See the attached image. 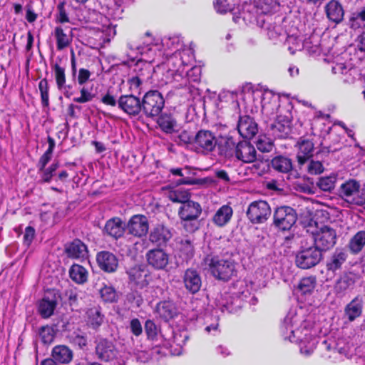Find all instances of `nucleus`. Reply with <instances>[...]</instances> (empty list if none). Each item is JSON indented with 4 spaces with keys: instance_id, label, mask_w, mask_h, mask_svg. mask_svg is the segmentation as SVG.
Instances as JSON below:
<instances>
[{
    "instance_id": "obj_43",
    "label": "nucleus",
    "mask_w": 365,
    "mask_h": 365,
    "mask_svg": "<svg viewBox=\"0 0 365 365\" xmlns=\"http://www.w3.org/2000/svg\"><path fill=\"white\" fill-rule=\"evenodd\" d=\"M271 130L279 138H284L291 132L292 123H283L276 119L274 123L271 125Z\"/></svg>"
},
{
    "instance_id": "obj_4",
    "label": "nucleus",
    "mask_w": 365,
    "mask_h": 365,
    "mask_svg": "<svg viewBox=\"0 0 365 365\" xmlns=\"http://www.w3.org/2000/svg\"><path fill=\"white\" fill-rule=\"evenodd\" d=\"M297 218L296 210L291 206H278L273 212V225L282 231L290 230L295 225Z\"/></svg>"
},
{
    "instance_id": "obj_17",
    "label": "nucleus",
    "mask_w": 365,
    "mask_h": 365,
    "mask_svg": "<svg viewBox=\"0 0 365 365\" xmlns=\"http://www.w3.org/2000/svg\"><path fill=\"white\" fill-rule=\"evenodd\" d=\"M239 134L245 139H252L258 132V125L248 115H240L237 126Z\"/></svg>"
},
{
    "instance_id": "obj_51",
    "label": "nucleus",
    "mask_w": 365,
    "mask_h": 365,
    "mask_svg": "<svg viewBox=\"0 0 365 365\" xmlns=\"http://www.w3.org/2000/svg\"><path fill=\"white\" fill-rule=\"evenodd\" d=\"M58 167L59 163L58 162H54L51 163L47 168L45 167L43 170H38V172H41L40 176L41 182L43 183L51 182Z\"/></svg>"
},
{
    "instance_id": "obj_19",
    "label": "nucleus",
    "mask_w": 365,
    "mask_h": 365,
    "mask_svg": "<svg viewBox=\"0 0 365 365\" xmlns=\"http://www.w3.org/2000/svg\"><path fill=\"white\" fill-rule=\"evenodd\" d=\"M96 262L99 268L107 273L116 271L118 267V259L116 256L109 251H101L96 255Z\"/></svg>"
},
{
    "instance_id": "obj_56",
    "label": "nucleus",
    "mask_w": 365,
    "mask_h": 365,
    "mask_svg": "<svg viewBox=\"0 0 365 365\" xmlns=\"http://www.w3.org/2000/svg\"><path fill=\"white\" fill-rule=\"evenodd\" d=\"M65 297L71 309L76 310L78 307V294L76 289H68L65 291Z\"/></svg>"
},
{
    "instance_id": "obj_40",
    "label": "nucleus",
    "mask_w": 365,
    "mask_h": 365,
    "mask_svg": "<svg viewBox=\"0 0 365 365\" xmlns=\"http://www.w3.org/2000/svg\"><path fill=\"white\" fill-rule=\"evenodd\" d=\"M57 302L56 300H49L47 298H43L39 302L38 311L43 319H47L53 314Z\"/></svg>"
},
{
    "instance_id": "obj_22",
    "label": "nucleus",
    "mask_w": 365,
    "mask_h": 365,
    "mask_svg": "<svg viewBox=\"0 0 365 365\" xmlns=\"http://www.w3.org/2000/svg\"><path fill=\"white\" fill-rule=\"evenodd\" d=\"M324 11L329 21L336 24H339L344 21L345 11L339 1H329L326 4Z\"/></svg>"
},
{
    "instance_id": "obj_55",
    "label": "nucleus",
    "mask_w": 365,
    "mask_h": 365,
    "mask_svg": "<svg viewBox=\"0 0 365 365\" xmlns=\"http://www.w3.org/2000/svg\"><path fill=\"white\" fill-rule=\"evenodd\" d=\"M70 343L79 349H84L88 345V339L85 334L73 333L69 338Z\"/></svg>"
},
{
    "instance_id": "obj_24",
    "label": "nucleus",
    "mask_w": 365,
    "mask_h": 365,
    "mask_svg": "<svg viewBox=\"0 0 365 365\" xmlns=\"http://www.w3.org/2000/svg\"><path fill=\"white\" fill-rule=\"evenodd\" d=\"M348 255L344 248L337 247L331 255L327 260L326 267L327 271L336 272L341 269L343 264L346 262Z\"/></svg>"
},
{
    "instance_id": "obj_27",
    "label": "nucleus",
    "mask_w": 365,
    "mask_h": 365,
    "mask_svg": "<svg viewBox=\"0 0 365 365\" xmlns=\"http://www.w3.org/2000/svg\"><path fill=\"white\" fill-rule=\"evenodd\" d=\"M86 315V324L93 330H99L101 326L104 322V314H102L101 308L100 307H93L87 309Z\"/></svg>"
},
{
    "instance_id": "obj_46",
    "label": "nucleus",
    "mask_w": 365,
    "mask_h": 365,
    "mask_svg": "<svg viewBox=\"0 0 365 365\" xmlns=\"http://www.w3.org/2000/svg\"><path fill=\"white\" fill-rule=\"evenodd\" d=\"M344 201L348 203L349 205L352 206H363L365 205V191L364 190H361V188L357 189V191L353 192L350 195H349Z\"/></svg>"
},
{
    "instance_id": "obj_6",
    "label": "nucleus",
    "mask_w": 365,
    "mask_h": 365,
    "mask_svg": "<svg viewBox=\"0 0 365 365\" xmlns=\"http://www.w3.org/2000/svg\"><path fill=\"white\" fill-rule=\"evenodd\" d=\"M323 258V252L315 245L303 248L296 255L297 267L307 269L318 264Z\"/></svg>"
},
{
    "instance_id": "obj_47",
    "label": "nucleus",
    "mask_w": 365,
    "mask_h": 365,
    "mask_svg": "<svg viewBox=\"0 0 365 365\" xmlns=\"http://www.w3.org/2000/svg\"><path fill=\"white\" fill-rule=\"evenodd\" d=\"M336 179L337 175L332 173L329 176L320 178L317 185L322 190L330 192L334 188Z\"/></svg>"
},
{
    "instance_id": "obj_36",
    "label": "nucleus",
    "mask_w": 365,
    "mask_h": 365,
    "mask_svg": "<svg viewBox=\"0 0 365 365\" xmlns=\"http://www.w3.org/2000/svg\"><path fill=\"white\" fill-rule=\"evenodd\" d=\"M69 5L65 0L60 1L56 6L54 21L56 24H63L70 22L68 16Z\"/></svg>"
},
{
    "instance_id": "obj_20",
    "label": "nucleus",
    "mask_w": 365,
    "mask_h": 365,
    "mask_svg": "<svg viewBox=\"0 0 365 365\" xmlns=\"http://www.w3.org/2000/svg\"><path fill=\"white\" fill-rule=\"evenodd\" d=\"M125 233L123 220L119 217H113L106 222L103 229V234L113 240L121 238Z\"/></svg>"
},
{
    "instance_id": "obj_18",
    "label": "nucleus",
    "mask_w": 365,
    "mask_h": 365,
    "mask_svg": "<svg viewBox=\"0 0 365 365\" xmlns=\"http://www.w3.org/2000/svg\"><path fill=\"white\" fill-rule=\"evenodd\" d=\"M235 154L237 159L245 163H251L257 160V151L254 145L247 140L237 143Z\"/></svg>"
},
{
    "instance_id": "obj_48",
    "label": "nucleus",
    "mask_w": 365,
    "mask_h": 365,
    "mask_svg": "<svg viewBox=\"0 0 365 365\" xmlns=\"http://www.w3.org/2000/svg\"><path fill=\"white\" fill-rule=\"evenodd\" d=\"M170 173L175 176L182 177L177 182L178 185H197L199 180L192 177L185 176L183 170L180 168H175L170 169Z\"/></svg>"
},
{
    "instance_id": "obj_12",
    "label": "nucleus",
    "mask_w": 365,
    "mask_h": 365,
    "mask_svg": "<svg viewBox=\"0 0 365 365\" xmlns=\"http://www.w3.org/2000/svg\"><path fill=\"white\" fill-rule=\"evenodd\" d=\"M317 138L319 139L320 136L312 133L298 139L296 147L298 148L297 159L299 165H304L313 156L314 145Z\"/></svg>"
},
{
    "instance_id": "obj_63",
    "label": "nucleus",
    "mask_w": 365,
    "mask_h": 365,
    "mask_svg": "<svg viewBox=\"0 0 365 365\" xmlns=\"http://www.w3.org/2000/svg\"><path fill=\"white\" fill-rule=\"evenodd\" d=\"M53 153L45 151L44 153L40 157L36 165L38 170H43L46 165L50 162L52 158Z\"/></svg>"
},
{
    "instance_id": "obj_25",
    "label": "nucleus",
    "mask_w": 365,
    "mask_h": 365,
    "mask_svg": "<svg viewBox=\"0 0 365 365\" xmlns=\"http://www.w3.org/2000/svg\"><path fill=\"white\" fill-rule=\"evenodd\" d=\"M364 298L358 294L349 302L344 308V314L349 322H354L362 314Z\"/></svg>"
},
{
    "instance_id": "obj_16",
    "label": "nucleus",
    "mask_w": 365,
    "mask_h": 365,
    "mask_svg": "<svg viewBox=\"0 0 365 365\" xmlns=\"http://www.w3.org/2000/svg\"><path fill=\"white\" fill-rule=\"evenodd\" d=\"M171 238L170 230L163 224L155 225L149 233V241L158 247H165Z\"/></svg>"
},
{
    "instance_id": "obj_26",
    "label": "nucleus",
    "mask_w": 365,
    "mask_h": 365,
    "mask_svg": "<svg viewBox=\"0 0 365 365\" xmlns=\"http://www.w3.org/2000/svg\"><path fill=\"white\" fill-rule=\"evenodd\" d=\"M158 117L157 124L162 132L169 135L178 132V121L173 114L162 113Z\"/></svg>"
},
{
    "instance_id": "obj_14",
    "label": "nucleus",
    "mask_w": 365,
    "mask_h": 365,
    "mask_svg": "<svg viewBox=\"0 0 365 365\" xmlns=\"http://www.w3.org/2000/svg\"><path fill=\"white\" fill-rule=\"evenodd\" d=\"M146 261L156 270H166L170 262V255L162 248L148 250L145 255Z\"/></svg>"
},
{
    "instance_id": "obj_10",
    "label": "nucleus",
    "mask_w": 365,
    "mask_h": 365,
    "mask_svg": "<svg viewBox=\"0 0 365 365\" xmlns=\"http://www.w3.org/2000/svg\"><path fill=\"white\" fill-rule=\"evenodd\" d=\"M217 142L214 133L209 130L201 129L194 136L193 146L197 153L207 155L215 149Z\"/></svg>"
},
{
    "instance_id": "obj_61",
    "label": "nucleus",
    "mask_w": 365,
    "mask_h": 365,
    "mask_svg": "<svg viewBox=\"0 0 365 365\" xmlns=\"http://www.w3.org/2000/svg\"><path fill=\"white\" fill-rule=\"evenodd\" d=\"M215 9L219 14H226L231 10V8L227 3V0H216L214 3Z\"/></svg>"
},
{
    "instance_id": "obj_15",
    "label": "nucleus",
    "mask_w": 365,
    "mask_h": 365,
    "mask_svg": "<svg viewBox=\"0 0 365 365\" xmlns=\"http://www.w3.org/2000/svg\"><path fill=\"white\" fill-rule=\"evenodd\" d=\"M128 233L136 237L145 236L149 230V222L147 217L144 215L137 214L133 215L127 224Z\"/></svg>"
},
{
    "instance_id": "obj_38",
    "label": "nucleus",
    "mask_w": 365,
    "mask_h": 365,
    "mask_svg": "<svg viewBox=\"0 0 365 365\" xmlns=\"http://www.w3.org/2000/svg\"><path fill=\"white\" fill-rule=\"evenodd\" d=\"M365 21V6L360 10L351 12L348 18L347 25L353 30L361 28V23Z\"/></svg>"
},
{
    "instance_id": "obj_50",
    "label": "nucleus",
    "mask_w": 365,
    "mask_h": 365,
    "mask_svg": "<svg viewBox=\"0 0 365 365\" xmlns=\"http://www.w3.org/2000/svg\"><path fill=\"white\" fill-rule=\"evenodd\" d=\"M168 197L173 202H179L181 205L187 202L190 197V193L184 190L176 189L168 192Z\"/></svg>"
},
{
    "instance_id": "obj_29",
    "label": "nucleus",
    "mask_w": 365,
    "mask_h": 365,
    "mask_svg": "<svg viewBox=\"0 0 365 365\" xmlns=\"http://www.w3.org/2000/svg\"><path fill=\"white\" fill-rule=\"evenodd\" d=\"M270 166L277 173L288 174L293 170V162L291 158L279 155L271 160Z\"/></svg>"
},
{
    "instance_id": "obj_2",
    "label": "nucleus",
    "mask_w": 365,
    "mask_h": 365,
    "mask_svg": "<svg viewBox=\"0 0 365 365\" xmlns=\"http://www.w3.org/2000/svg\"><path fill=\"white\" fill-rule=\"evenodd\" d=\"M165 106V100L160 92L150 90L146 92L141 98L142 113L146 118L158 117Z\"/></svg>"
},
{
    "instance_id": "obj_64",
    "label": "nucleus",
    "mask_w": 365,
    "mask_h": 365,
    "mask_svg": "<svg viewBox=\"0 0 365 365\" xmlns=\"http://www.w3.org/2000/svg\"><path fill=\"white\" fill-rule=\"evenodd\" d=\"M101 102L104 105L115 107L118 106V100L115 99L109 91H108L101 99Z\"/></svg>"
},
{
    "instance_id": "obj_33",
    "label": "nucleus",
    "mask_w": 365,
    "mask_h": 365,
    "mask_svg": "<svg viewBox=\"0 0 365 365\" xmlns=\"http://www.w3.org/2000/svg\"><path fill=\"white\" fill-rule=\"evenodd\" d=\"M53 34L58 51H62L71 45L73 40L72 36L68 35L61 26L55 27Z\"/></svg>"
},
{
    "instance_id": "obj_53",
    "label": "nucleus",
    "mask_w": 365,
    "mask_h": 365,
    "mask_svg": "<svg viewBox=\"0 0 365 365\" xmlns=\"http://www.w3.org/2000/svg\"><path fill=\"white\" fill-rule=\"evenodd\" d=\"M175 142L179 146H187L194 145V136L186 130H182L178 135L175 137Z\"/></svg>"
},
{
    "instance_id": "obj_39",
    "label": "nucleus",
    "mask_w": 365,
    "mask_h": 365,
    "mask_svg": "<svg viewBox=\"0 0 365 365\" xmlns=\"http://www.w3.org/2000/svg\"><path fill=\"white\" fill-rule=\"evenodd\" d=\"M179 255L186 262L190 260L195 255L193 242L189 239L182 240L179 245Z\"/></svg>"
},
{
    "instance_id": "obj_52",
    "label": "nucleus",
    "mask_w": 365,
    "mask_h": 365,
    "mask_svg": "<svg viewBox=\"0 0 365 365\" xmlns=\"http://www.w3.org/2000/svg\"><path fill=\"white\" fill-rule=\"evenodd\" d=\"M38 335L42 343L45 345L51 344L55 337L53 329L48 325L41 327L38 329Z\"/></svg>"
},
{
    "instance_id": "obj_42",
    "label": "nucleus",
    "mask_w": 365,
    "mask_h": 365,
    "mask_svg": "<svg viewBox=\"0 0 365 365\" xmlns=\"http://www.w3.org/2000/svg\"><path fill=\"white\" fill-rule=\"evenodd\" d=\"M51 66L54 73V78L57 88L59 90H61L65 86L66 81V69L57 62L55 63H51Z\"/></svg>"
},
{
    "instance_id": "obj_28",
    "label": "nucleus",
    "mask_w": 365,
    "mask_h": 365,
    "mask_svg": "<svg viewBox=\"0 0 365 365\" xmlns=\"http://www.w3.org/2000/svg\"><path fill=\"white\" fill-rule=\"evenodd\" d=\"M51 358L56 363L68 364L73 360V352L66 345H56L52 349Z\"/></svg>"
},
{
    "instance_id": "obj_37",
    "label": "nucleus",
    "mask_w": 365,
    "mask_h": 365,
    "mask_svg": "<svg viewBox=\"0 0 365 365\" xmlns=\"http://www.w3.org/2000/svg\"><path fill=\"white\" fill-rule=\"evenodd\" d=\"M361 188V184L354 179H349L343 182L339 188V196L344 200L353 192L357 191Z\"/></svg>"
},
{
    "instance_id": "obj_13",
    "label": "nucleus",
    "mask_w": 365,
    "mask_h": 365,
    "mask_svg": "<svg viewBox=\"0 0 365 365\" xmlns=\"http://www.w3.org/2000/svg\"><path fill=\"white\" fill-rule=\"evenodd\" d=\"M118 107L130 117H136L142 113L141 98L133 94L121 95L118 99Z\"/></svg>"
},
{
    "instance_id": "obj_62",
    "label": "nucleus",
    "mask_w": 365,
    "mask_h": 365,
    "mask_svg": "<svg viewBox=\"0 0 365 365\" xmlns=\"http://www.w3.org/2000/svg\"><path fill=\"white\" fill-rule=\"evenodd\" d=\"M131 333L135 336H139L143 332V327L140 320L137 318L131 319L130 322Z\"/></svg>"
},
{
    "instance_id": "obj_41",
    "label": "nucleus",
    "mask_w": 365,
    "mask_h": 365,
    "mask_svg": "<svg viewBox=\"0 0 365 365\" xmlns=\"http://www.w3.org/2000/svg\"><path fill=\"white\" fill-rule=\"evenodd\" d=\"M236 145L237 144L232 137H225L219 145L220 155H222L225 158L231 157L232 155L233 151L235 150Z\"/></svg>"
},
{
    "instance_id": "obj_11",
    "label": "nucleus",
    "mask_w": 365,
    "mask_h": 365,
    "mask_svg": "<svg viewBox=\"0 0 365 365\" xmlns=\"http://www.w3.org/2000/svg\"><path fill=\"white\" fill-rule=\"evenodd\" d=\"M360 276L352 271H345L336 279L333 290L337 297L342 298L351 292Z\"/></svg>"
},
{
    "instance_id": "obj_9",
    "label": "nucleus",
    "mask_w": 365,
    "mask_h": 365,
    "mask_svg": "<svg viewBox=\"0 0 365 365\" xmlns=\"http://www.w3.org/2000/svg\"><path fill=\"white\" fill-rule=\"evenodd\" d=\"M313 238L314 245L324 252L334 247L336 243L337 235L334 228L324 225L313 233Z\"/></svg>"
},
{
    "instance_id": "obj_34",
    "label": "nucleus",
    "mask_w": 365,
    "mask_h": 365,
    "mask_svg": "<svg viewBox=\"0 0 365 365\" xmlns=\"http://www.w3.org/2000/svg\"><path fill=\"white\" fill-rule=\"evenodd\" d=\"M88 271L82 265L73 264L69 269V277L78 284H83L88 280Z\"/></svg>"
},
{
    "instance_id": "obj_45",
    "label": "nucleus",
    "mask_w": 365,
    "mask_h": 365,
    "mask_svg": "<svg viewBox=\"0 0 365 365\" xmlns=\"http://www.w3.org/2000/svg\"><path fill=\"white\" fill-rule=\"evenodd\" d=\"M38 89L41 96V103L43 108H49V85L48 80L44 78L38 83Z\"/></svg>"
},
{
    "instance_id": "obj_54",
    "label": "nucleus",
    "mask_w": 365,
    "mask_h": 365,
    "mask_svg": "<svg viewBox=\"0 0 365 365\" xmlns=\"http://www.w3.org/2000/svg\"><path fill=\"white\" fill-rule=\"evenodd\" d=\"M81 96L79 97H76L73 99L75 103H86L88 102H91L96 97V94L92 92V91L89 90L86 86H83L80 90Z\"/></svg>"
},
{
    "instance_id": "obj_59",
    "label": "nucleus",
    "mask_w": 365,
    "mask_h": 365,
    "mask_svg": "<svg viewBox=\"0 0 365 365\" xmlns=\"http://www.w3.org/2000/svg\"><path fill=\"white\" fill-rule=\"evenodd\" d=\"M35 234V229L32 226H27L25 228L23 243L26 247H29L31 245L33 240L34 239Z\"/></svg>"
},
{
    "instance_id": "obj_8",
    "label": "nucleus",
    "mask_w": 365,
    "mask_h": 365,
    "mask_svg": "<svg viewBox=\"0 0 365 365\" xmlns=\"http://www.w3.org/2000/svg\"><path fill=\"white\" fill-rule=\"evenodd\" d=\"M272 210L265 200L252 202L247 210L246 215L252 224H262L271 216Z\"/></svg>"
},
{
    "instance_id": "obj_5",
    "label": "nucleus",
    "mask_w": 365,
    "mask_h": 365,
    "mask_svg": "<svg viewBox=\"0 0 365 365\" xmlns=\"http://www.w3.org/2000/svg\"><path fill=\"white\" fill-rule=\"evenodd\" d=\"M94 344L95 354L99 361L108 363L118 359L119 351L113 340L98 336Z\"/></svg>"
},
{
    "instance_id": "obj_7",
    "label": "nucleus",
    "mask_w": 365,
    "mask_h": 365,
    "mask_svg": "<svg viewBox=\"0 0 365 365\" xmlns=\"http://www.w3.org/2000/svg\"><path fill=\"white\" fill-rule=\"evenodd\" d=\"M128 282L136 289L147 287L152 281L153 274L144 264H135L126 271Z\"/></svg>"
},
{
    "instance_id": "obj_30",
    "label": "nucleus",
    "mask_w": 365,
    "mask_h": 365,
    "mask_svg": "<svg viewBox=\"0 0 365 365\" xmlns=\"http://www.w3.org/2000/svg\"><path fill=\"white\" fill-rule=\"evenodd\" d=\"M156 312L159 317L168 322L177 315V308L175 303L170 300H164L156 305Z\"/></svg>"
},
{
    "instance_id": "obj_21",
    "label": "nucleus",
    "mask_w": 365,
    "mask_h": 365,
    "mask_svg": "<svg viewBox=\"0 0 365 365\" xmlns=\"http://www.w3.org/2000/svg\"><path fill=\"white\" fill-rule=\"evenodd\" d=\"M65 252L68 258L83 260L88 257V247L79 239H74L65 247Z\"/></svg>"
},
{
    "instance_id": "obj_57",
    "label": "nucleus",
    "mask_w": 365,
    "mask_h": 365,
    "mask_svg": "<svg viewBox=\"0 0 365 365\" xmlns=\"http://www.w3.org/2000/svg\"><path fill=\"white\" fill-rule=\"evenodd\" d=\"M257 149L262 153H269L272 150L274 145L273 142L265 137L260 138L256 143Z\"/></svg>"
},
{
    "instance_id": "obj_35",
    "label": "nucleus",
    "mask_w": 365,
    "mask_h": 365,
    "mask_svg": "<svg viewBox=\"0 0 365 365\" xmlns=\"http://www.w3.org/2000/svg\"><path fill=\"white\" fill-rule=\"evenodd\" d=\"M317 286V277L314 275L302 277L297 287V290L302 295L310 294Z\"/></svg>"
},
{
    "instance_id": "obj_3",
    "label": "nucleus",
    "mask_w": 365,
    "mask_h": 365,
    "mask_svg": "<svg viewBox=\"0 0 365 365\" xmlns=\"http://www.w3.org/2000/svg\"><path fill=\"white\" fill-rule=\"evenodd\" d=\"M202 213V207L199 202L190 199L181 205L178 209V215L182 221V226L187 232H193L197 229L196 221Z\"/></svg>"
},
{
    "instance_id": "obj_60",
    "label": "nucleus",
    "mask_w": 365,
    "mask_h": 365,
    "mask_svg": "<svg viewBox=\"0 0 365 365\" xmlns=\"http://www.w3.org/2000/svg\"><path fill=\"white\" fill-rule=\"evenodd\" d=\"M324 166L319 160H311L308 165V173L311 175H319L324 171Z\"/></svg>"
},
{
    "instance_id": "obj_31",
    "label": "nucleus",
    "mask_w": 365,
    "mask_h": 365,
    "mask_svg": "<svg viewBox=\"0 0 365 365\" xmlns=\"http://www.w3.org/2000/svg\"><path fill=\"white\" fill-rule=\"evenodd\" d=\"M232 215L233 210L231 206L224 205L221 206L213 215L212 222L217 227H224L230 221Z\"/></svg>"
},
{
    "instance_id": "obj_23",
    "label": "nucleus",
    "mask_w": 365,
    "mask_h": 365,
    "mask_svg": "<svg viewBox=\"0 0 365 365\" xmlns=\"http://www.w3.org/2000/svg\"><path fill=\"white\" fill-rule=\"evenodd\" d=\"M182 279L185 287L189 292L196 294L200 291L202 286V279L196 269L193 268L187 269Z\"/></svg>"
},
{
    "instance_id": "obj_44",
    "label": "nucleus",
    "mask_w": 365,
    "mask_h": 365,
    "mask_svg": "<svg viewBox=\"0 0 365 365\" xmlns=\"http://www.w3.org/2000/svg\"><path fill=\"white\" fill-rule=\"evenodd\" d=\"M292 108V106L290 103L279 105L276 119L283 123H292L293 120Z\"/></svg>"
},
{
    "instance_id": "obj_49",
    "label": "nucleus",
    "mask_w": 365,
    "mask_h": 365,
    "mask_svg": "<svg viewBox=\"0 0 365 365\" xmlns=\"http://www.w3.org/2000/svg\"><path fill=\"white\" fill-rule=\"evenodd\" d=\"M99 293L102 300L106 303H113L118 299L117 292L111 286L104 285L99 289Z\"/></svg>"
},
{
    "instance_id": "obj_32",
    "label": "nucleus",
    "mask_w": 365,
    "mask_h": 365,
    "mask_svg": "<svg viewBox=\"0 0 365 365\" xmlns=\"http://www.w3.org/2000/svg\"><path fill=\"white\" fill-rule=\"evenodd\" d=\"M365 246V230L358 231L349 241L347 248L351 255H358Z\"/></svg>"
},
{
    "instance_id": "obj_58",
    "label": "nucleus",
    "mask_w": 365,
    "mask_h": 365,
    "mask_svg": "<svg viewBox=\"0 0 365 365\" xmlns=\"http://www.w3.org/2000/svg\"><path fill=\"white\" fill-rule=\"evenodd\" d=\"M145 331L148 339L154 340L158 336L157 327L155 322L150 319L146 320L145 323Z\"/></svg>"
},
{
    "instance_id": "obj_1",
    "label": "nucleus",
    "mask_w": 365,
    "mask_h": 365,
    "mask_svg": "<svg viewBox=\"0 0 365 365\" xmlns=\"http://www.w3.org/2000/svg\"><path fill=\"white\" fill-rule=\"evenodd\" d=\"M204 262L209 273L217 281L227 282L237 275V263L231 257L207 255Z\"/></svg>"
}]
</instances>
